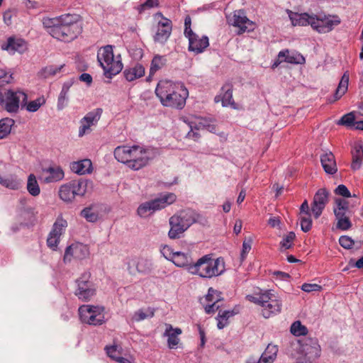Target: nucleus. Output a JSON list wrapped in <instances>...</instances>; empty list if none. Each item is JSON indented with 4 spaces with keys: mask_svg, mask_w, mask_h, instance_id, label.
I'll use <instances>...</instances> for the list:
<instances>
[{
    "mask_svg": "<svg viewBox=\"0 0 363 363\" xmlns=\"http://www.w3.org/2000/svg\"><path fill=\"white\" fill-rule=\"evenodd\" d=\"M43 25L52 37L65 43L74 40L82 32L79 16L76 14L44 18Z\"/></svg>",
    "mask_w": 363,
    "mask_h": 363,
    "instance_id": "f257e3e1",
    "label": "nucleus"
},
{
    "mask_svg": "<svg viewBox=\"0 0 363 363\" xmlns=\"http://www.w3.org/2000/svg\"><path fill=\"white\" fill-rule=\"evenodd\" d=\"M155 94L163 106L179 109L184 106L189 96V91L183 84L169 80L160 81Z\"/></svg>",
    "mask_w": 363,
    "mask_h": 363,
    "instance_id": "f03ea898",
    "label": "nucleus"
},
{
    "mask_svg": "<svg viewBox=\"0 0 363 363\" xmlns=\"http://www.w3.org/2000/svg\"><path fill=\"white\" fill-rule=\"evenodd\" d=\"M225 271L223 258H213L208 254L198 259L189 269V273L203 279H212L222 275Z\"/></svg>",
    "mask_w": 363,
    "mask_h": 363,
    "instance_id": "7ed1b4c3",
    "label": "nucleus"
},
{
    "mask_svg": "<svg viewBox=\"0 0 363 363\" xmlns=\"http://www.w3.org/2000/svg\"><path fill=\"white\" fill-rule=\"evenodd\" d=\"M246 299L262 307V315L265 318L279 314L282 308V301L270 290L261 291L254 295H247Z\"/></svg>",
    "mask_w": 363,
    "mask_h": 363,
    "instance_id": "20e7f679",
    "label": "nucleus"
},
{
    "mask_svg": "<svg viewBox=\"0 0 363 363\" xmlns=\"http://www.w3.org/2000/svg\"><path fill=\"white\" fill-rule=\"evenodd\" d=\"M28 100V95L20 89H0V106L10 113H16L20 106L24 107Z\"/></svg>",
    "mask_w": 363,
    "mask_h": 363,
    "instance_id": "39448f33",
    "label": "nucleus"
},
{
    "mask_svg": "<svg viewBox=\"0 0 363 363\" xmlns=\"http://www.w3.org/2000/svg\"><path fill=\"white\" fill-rule=\"evenodd\" d=\"M97 60L106 77L111 78L112 76L118 74L123 69L121 55L114 56L113 46L111 45L101 48L98 52Z\"/></svg>",
    "mask_w": 363,
    "mask_h": 363,
    "instance_id": "423d86ee",
    "label": "nucleus"
},
{
    "mask_svg": "<svg viewBox=\"0 0 363 363\" xmlns=\"http://www.w3.org/2000/svg\"><path fill=\"white\" fill-rule=\"evenodd\" d=\"M88 181L74 179L62 185L59 190L60 198L65 202H72L76 196H83L87 191Z\"/></svg>",
    "mask_w": 363,
    "mask_h": 363,
    "instance_id": "0eeeda50",
    "label": "nucleus"
},
{
    "mask_svg": "<svg viewBox=\"0 0 363 363\" xmlns=\"http://www.w3.org/2000/svg\"><path fill=\"white\" fill-rule=\"evenodd\" d=\"M156 155L157 150L155 148L133 145L128 167L133 170H139L147 165Z\"/></svg>",
    "mask_w": 363,
    "mask_h": 363,
    "instance_id": "6e6552de",
    "label": "nucleus"
},
{
    "mask_svg": "<svg viewBox=\"0 0 363 363\" xmlns=\"http://www.w3.org/2000/svg\"><path fill=\"white\" fill-rule=\"evenodd\" d=\"M176 201V195L169 193L160 198L143 203L138 208L137 212L140 217H147L156 211L164 208Z\"/></svg>",
    "mask_w": 363,
    "mask_h": 363,
    "instance_id": "1a4fd4ad",
    "label": "nucleus"
},
{
    "mask_svg": "<svg viewBox=\"0 0 363 363\" xmlns=\"http://www.w3.org/2000/svg\"><path fill=\"white\" fill-rule=\"evenodd\" d=\"M90 278V273L86 272L76 281L77 287L74 294L80 301L84 302L91 301L96 295V288Z\"/></svg>",
    "mask_w": 363,
    "mask_h": 363,
    "instance_id": "9d476101",
    "label": "nucleus"
},
{
    "mask_svg": "<svg viewBox=\"0 0 363 363\" xmlns=\"http://www.w3.org/2000/svg\"><path fill=\"white\" fill-rule=\"evenodd\" d=\"M103 307L91 305H83L79 308V313L81 320L89 325H100L104 323Z\"/></svg>",
    "mask_w": 363,
    "mask_h": 363,
    "instance_id": "9b49d317",
    "label": "nucleus"
},
{
    "mask_svg": "<svg viewBox=\"0 0 363 363\" xmlns=\"http://www.w3.org/2000/svg\"><path fill=\"white\" fill-rule=\"evenodd\" d=\"M297 345L296 349L306 359L312 361L320 357V346L316 338L304 337L299 340Z\"/></svg>",
    "mask_w": 363,
    "mask_h": 363,
    "instance_id": "f8f14e48",
    "label": "nucleus"
},
{
    "mask_svg": "<svg viewBox=\"0 0 363 363\" xmlns=\"http://www.w3.org/2000/svg\"><path fill=\"white\" fill-rule=\"evenodd\" d=\"M102 113L101 108H96L87 113L79 121V137H83L84 135L90 133L92 130L91 127L96 126L101 118Z\"/></svg>",
    "mask_w": 363,
    "mask_h": 363,
    "instance_id": "ddd939ff",
    "label": "nucleus"
},
{
    "mask_svg": "<svg viewBox=\"0 0 363 363\" xmlns=\"http://www.w3.org/2000/svg\"><path fill=\"white\" fill-rule=\"evenodd\" d=\"M89 255V250L86 245L75 242L66 247L63 261L65 264L70 263L72 260H82Z\"/></svg>",
    "mask_w": 363,
    "mask_h": 363,
    "instance_id": "4468645a",
    "label": "nucleus"
},
{
    "mask_svg": "<svg viewBox=\"0 0 363 363\" xmlns=\"http://www.w3.org/2000/svg\"><path fill=\"white\" fill-rule=\"evenodd\" d=\"M330 192L325 188L319 189L314 195L311 203V212L315 218H318L329 202Z\"/></svg>",
    "mask_w": 363,
    "mask_h": 363,
    "instance_id": "2eb2a0df",
    "label": "nucleus"
},
{
    "mask_svg": "<svg viewBox=\"0 0 363 363\" xmlns=\"http://www.w3.org/2000/svg\"><path fill=\"white\" fill-rule=\"evenodd\" d=\"M227 19L230 25L239 28V34L253 30L252 21L247 18L243 11H234L232 16L227 17Z\"/></svg>",
    "mask_w": 363,
    "mask_h": 363,
    "instance_id": "dca6fc26",
    "label": "nucleus"
},
{
    "mask_svg": "<svg viewBox=\"0 0 363 363\" xmlns=\"http://www.w3.org/2000/svg\"><path fill=\"white\" fill-rule=\"evenodd\" d=\"M340 23L341 20L338 16H316L315 30L320 33H326L333 30Z\"/></svg>",
    "mask_w": 363,
    "mask_h": 363,
    "instance_id": "f3484780",
    "label": "nucleus"
},
{
    "mask_svg": "<svg viewBox=\"0 0 363 363\" xmlns=\"http://www.w3.org/2000/svg\"><path fill=\"white\" fill-rule=\"evenodd\" d=\"M172 23L167 18H163L157 23V29L154 35V41L157 43L164 45L172 33Z\"/></svg>",
    "mask_w": 363,
    "mask_h": 363,
    "instance_id": "a211bd4d",
    "label": "nucleus"
},
{
    "mask_svg": "<svg viewBox=\"0 0 363 363\" xmlns=\"http://www.w3.org/2000/svg\"><path fill=\"white\" fill-rule=\"evenodd\" d=\"M287 12L293 26H306L311 25L315 30L316 16H310L307 13H294L289 10H288Z\"/></svg>",
    "mask_w": 363,
    "mask_h": 363,
    "instance_id": "6ab92c4d",
    "label": "nucleus"
},
{
    "mask_svg": "<svg viewBox=\"0 0 363 363\" xmlns=\"http://www.w3.org/2000/svg\"><path fill=\"white\" fill-rule=\"evenodd\" d=\"M169 223L170 229L168 236L170 239L179 238L180 235L188 229L185 225L186 223L180 219V217L177 213L169 218Z\"/></svg>",
    "mask_w": 363,
    "mask_h": 363,
    "instance_id": "aec40b11",
    "label": "nucleus"
},
{
    "mask_svg": "<svg viewBox=\"0 0 363 363\" xmlns=\"http://www.w3.org/2000/svg\"><path fill=\"white\" fill-rule=\"evenodd\" d=\"M216 103L221 101L223 106H230L236 108V104L233 99V84H225L221 88V93L214 99Z\"/></svg>",
    "mask_w": 363,
    "mask_h": 363,
    "instance_id": "412c9836",
    "label": "nucleus"
},
{
    "mask_svg": "<svg viewBox=\"0 0 363 363\" xmlns=\"http://www.w3.org/2000/svg\"><path fill=\"white\" fill-rule=\"evenodd\" d=\"M208 45V38L206 35L199 37L196 35L189 40V50L196 53L202 52Z\"/></svg>",
    "mask_w": 363,
    "mask_h": 363,
    "instance_id": "4be33fe9",
    "label": "nucleus"
},
{
    "mask_svg": "<svg viewBox=\"0 0 363 363\" xmlns=\"http://www.w3.org/2000/svg\"><path fill=\"white\" fill-rule=\"evenodd\" d=\"M189 127L191 128V129L198 130L206 129L211 133L216 131L213 121L211 118L203 117H195L194 120L189 122Z\"/></svg>",
    "mask_w": 363,
    "mask_h": 363,
    "instance_id": "5701e85b",
    "label": "nucleus"
},
{
    "mask_svg": "<svg viewBox=\"0 0 363 363\" xmlns=\"http://www.w3.org/2000/svg\"><path fill=\"white\" fill-rule=\"evenodd\" d=\"M42 177L45 183L56 182L64 178V172L60 167H49L43 169Z\"/></svg>",
    "mask_w": 363,
    "mask_h": 363,
    "instance_id": "b1692460",
    "label": "nucleus"
},
{
    "mask_svg": "<svg viewBox=\"0 0 363 363\" xmlns=\"http://www.w3.org/2000/svg\"><path fill=\"white\" fill-rule=\"evenodd\" d=\"M172 262L178 267L185 268L188 272L190 266L194 264L190 253H184L179 251L174 252Z\"/></svg>",
    "mask_w": 363,
    "mask_h": 363,
    "instance_id": "393cba45",
    "label": "nucleus"
},
{
    "mask_svg": "<svg viewBox=\"0 0 363 363\" xmlns=\"http://www.w3.org/2000/svg\"><path fill=\"white\" fill-rule=\"evenodd\" d=\"M320 162L324 171L327 174H334L337 172V168L334 155L331 152H326L321 155Z\"/></svg>",
    "mask_w": 363,
    "mask_h": 363,
    "instance_id": "a878e982",
    "label": "nucleus"
},
{
    "mask_svg": "<svg viewBox=\"0 0 363 363\" xmlns=\"http://www.w3.org/2000/svg\"><path fill=\"white\" fill-rule=\"evenodd\" d=\"M279 57L284 58V61L290 64L302 65L305 63L304 57L296 51H290L287 49L279 52Z\"/></svg>",
    "mask_w": 363,
    "mask_h": 363,
    "instance_id": "bb28decb",
    "label": "nucleus"
},
{
    "mask_svg": "<svg viewBox=\"0 0 363 363\" xmlns=\"http://www.w3.org/2000/svg\"><path fill=\"white\" fill-rule=\"evenodd\" d=\"M166 329L164 335L168 337V347L171 349L174 348L179 342L178 336L182 334V331L180 328H174L172 325L166 324Z\"/></svg>",
    "mask_w": 363,
    "mask_h": 363,
    "instance_id": "cd10ccee",
    "label": "nucleus"
},
{
    "mask_svg": "<svg viewBox=\"0 0 363 363\" xmlns=\"http://www.w3.org/2000/svg\"><path fill=\"white\" fill-rule=\"evenodd\" d=\"M352 162L351 168L353 170L360 169L363 161V146L361 142L355 143L352 151Z\"/></svg>",
    "mask_w": 363,
    "mask_h": 363,
    "instance_id": "c85d7f7f",
    "label": "nucleus"
},
{
    "mask_svg": "<svg viewBox=\"0 0 363 363\" xmlns=\"http://www.w3.org/2000/svg\"><path fill=\"white\" fill-rule=\"evenodd\" d=\"M132 150L133 146H118L114 150V157L118 162L126 164L128 167Z\"/></svg>",
    "mask_w": 363,
    "mask_h": 363,
    "instance_id": "c756f323",
    "label": "nucleus"
},
{
    "mask_svg": "<svg viewBox=\"0 0 363 363\" xmlns=\"http://www.w3.org/2000/svg\"><path fill=\"white\" fill-rule=\"evenodd\" d=\"M145 67L140 64H136L133 67L126 68L123 74L128 82L134 81L145 74Z\"/></svg>",
    "mask_w": 363,
    "mask_h": 363,
    "instance_id": "7c9ffc66",
    "label": "nucleus"
},
{
    "mask_svg": "<svg viewBox=\"0 0 363 363\" xmlns=\"http://www.w3.org/2000/svg\"><path fill=\"white\" fill-rule=\"evenodd\" d=\"M92 163L90 160L85 159L71 164L72 171L78 174H85L91 172Z\"/></svg>",
    "mask_w": 363,
    "mask_h": 363,
    "instance_id": "2f4dec72",
    "label": "nucleus"
},
{
    "mask_svg": "<svg viewBox=\"0 0 363 363\" xmlns=\"http://www.w3.org/2000/svg\"><path fill=\"white\" fill-rule=\"evenodd\" d=\"M3 50L12 52H23L26 49V42L22 39L9 38L6 44L1 45Z\"/></svg>",
    "mask_w": 363,
    "mask_h": 363,
    "instance_id": "473e14b6",
    "label": "nucleus"
},
{
    "mask_svg": "<svg viewBox=\"0 0 363 363\" xmlns=\"http://www.w3.org/2000/svg\"><path fill=\"white\" fill-rule=\"evenodd\" d=\"M0 184L6 188L17 190L21 186L22 181L17 176L11 174L5 177L0 176Z\"/></svg>",
    "mask_w": 363,
    "mask_h": 363,
    "instance_id": "72a5a7b5",
    "label": "nucleus"
},
{
    "mask_svg": "<svg viewBox=\"0 0 363 363\" xmlns=\"http://www.w3.org/2000/svg\"><path fill=\"white\" fill-rule=\"evenodd\" d=\"M349 79V73L348 72H345L342 76L338 86L335 90L333 101L340 99L347 92L348 89Z\"/></svg>",
    "mask_w": 363,
    "mask_h": 363,
    "instance_id": "f704fd0d",
    "label": "nucleus"
},
{
    "mask_svg": "<svg viewBox=\"0 0 363 363\" xmlns=\"http://www.w3.org/2000/svg\"><path fill=\"white\" fill-rule=\"evenodd\" d=\"M155 308L152 307L140 308L133 313L131 319L134 322H140L147 318H152L155 315Z\"/></svg>",
    "mask_w": 363,
    "mask_h": 363,
    "instance_id": "c9c22d12",
    "label": "nucleus"
},
{
    "mask_svg": "<svg viewBox=\"0 0 363 363\" xmlns=\"http://www.w3.org/2000/svg\"><path fill=\"white\" fill-rule=\"evenodd\" d=\"M177 214L180 217V219L186 223L185 225L188 228L194 223L198 218L197 213L189 208L181 211Z\"/></svg>",
    "mask_w": 363,
    "mask_h": 363,
    "instance_id": "e433bc0d",
    "label": "nucleus"
},
{
    "mask_svg": "<svg viewBox=\"0 0 363 363\" xmlns=\"http://www.w3.org/2000/svg\"><path fill=\"white\" fill-rule=\"evenodd\" d=\"M167 61L166 56L155 55L151 61L150 75H153L156 72L164 67Z\"/></svg>",
    "mask_w": 363,
    "mask_h": 363,
    "instance_id": "4c0bfd02",
    "label": "nucleus"
},
{
    "mask_svg": "<svg viewBox=\"0 0 363 363\" xmlns=\"http://www.w3.org/2000/svg\"><path fill=\"white\" fill-rule=\"evenodd\" d=\"M136 269L140 274H150L153 269L152 262L147 258H140L136 263Z\"/></svg>",
    "mask_w": 363,
    "mask_h": 363,
    "instance_id": "58836bf2",
    "label": "nucleus"
},
{
    "mask_svg": "<svg viewBox=\"0 0 363 363\" xmlns=\"http://www.w3.org/2000/svg\"><path fill=\"white\" fill-rule=\"evenodd\" d=\"M235 314V313L233 311H219L216 317L218 328L221 330L227 326L229 318L233 316Z\"/></svg>",
    "mask_w": 363,
    "mask_h": 363,
    "instance_id": "ea45409f",
    "label": "nucleus"
},
{
    "mask_svg": "<svg viewBox=\"0 0 363 363\" xmlns=\"http://www.w3.org/2000/svg\"><path fill=\"white\" fill-rule=\"evenodd\" d=\"M67 227V220H65L62 216H59L52 225L50 233H52V235H56L60 237L65 232Z\"/></svg>",
    "mask_w": 363,
    "mask_h": 363,
    "instance_id": "a19ab883",
    "label": "nucleus"
},
{
    "mask_svg": "<svg viewBox=\"0 0 363 363\" xmlns=\"http://www.w3.org/2000/svg\"><path fill=\"white\" fill-rule=\"evenodd\" d=\"M71 86L69 83H65L63 84L62 89L60 91V94L58 96L57 100V108L58 110L63 109L67 104L68 101V92L69 89Z\"/></svg>",
    "mask_w": 363,
    "mask_h": 363,
    "instance_id": "79ce46f5",
    "label": "nucleus"
},
{
    "mask_svg": "<svg viewBox=\"0 0 363 363\" xmlns=\"http://www.w3.org/2000/svg\"><path fill=\"white\" fill-rule=\"evenodd\" d=\"M14 121L9 118L0 120V139L6 138L10 133Z\"/></svg>",
    "mask_w": 363,
    "mask_h": 363,
    "instance_id": "37998d69",
    "label": "nucleus"
},
{
    "mask_svg": "<svg viewBox=\"0 0 363 363\" xmlns=\"http://www.w3.org/2000/svg\"><path fill=\"white\" fill-rule=\"evenodd\" d=\"M27 190L29 192V194L33 196H36L40 194V186L37 182L35 176L33 174L28 176L27 182Z\"/></svg>",
    "mask_w": 363,
    "mask_h": 363,
    "instance_id": "c03bdc74",
    "label": "nucleus"
},
{
    "mask_svg": "<svg viewBox=\"0 0 363 363\" xmlns=\"http://www.w3.org/2000/svg\"><path fill=\"white\" fill-rule=\"evenodd\" d=\"M63 67V65L60 66H54V65H50L47 66L43 69H41L38 72V77L46 79L50 77L55 75L57 73L60 72L62 68Z\"/></svg>",
    "mask_w": 363,
    "mask_h": 363,
    "instance_id": "a18cd8bd",
    "label": "nucleus"
},
{
    "mask_svg": "<svg viewBox=\"0 0 363 363\" xmlns=\"http://www.w3.org/2000/svg\"><path fill=\"white\" fill-rule=\"evenodd\" d=\"M277 346L275 345L269 344L264 352L262 353V356L264 359H266L269 363H272L277 357Z\"/></svg>",
    "mask_w": 363,
    "mask_h": 363,
    "instance_id": "49530a36",
    "label": "nucleus"
},
{
    "mask_svg": "<svg viewBox=\"0 0 363 363\" xmlns=\"http://www.w3.org/2000/svg\"><path fill=\"white\" fill-rule=\"evenodd\" d=\"M13 81V74L4 69L0 68V89H8L4 86L7 84H11Z\"/></svg>",
    "mask_w": 363,
    "mask_h": 363,
    "instance_id": "de8ad7c7",
    "label": "nucleus"
},
{
    "mask_svg": "<svg viewBox=\"0 0 363 363\" xmlns=\"http://www.w3.org/2000/svg\"><path fill=\"white\" fill-rule=\"evenodd\" d=\"M46 102V100L44 96H40L36 99L31 101L30 102L26 101V104H25L24 107L28 112H35L37 111L43 105H44Z\"/></svg>",
    "mask_w": 363,
    "mask_h": 363,
    "instance_id": "09e8293b",
    "label": "nucleus"
},
{
    "mask_svg": "<svg viewBox=\"0 0 363 363\" xmlns=\"http://www.w3.org/2000/svg\"><path fill=\"white\" fill-rule=\"evenodd\" d=\"M81 216L88 222L94 223L99 218V214L91 207H86L81 211Z\"/></svg>",
    "mask_w": 363,
    "mask_h": 363,
    "instance_id": "8fccbe9b",
    "label": "nucleus"
},
{
    "mask_svg": "<svg viewBox=\"0 0 363 363\" xmlns=\"http://www.w3.org/2000/svg\"><path fill=\"white\" fill-rule=\"evenodd\" d=\"M290 331L296 336H301L306 335L308 333V329L300 321L297 320L292 323Z\"/></svg>",
    "mask_w": 363,
    "mask_h": 363,
    "instance_id": "3c124183",
    "label": "nucleus"
},
{
    "mask_svg": "<svg viewBox=\"0 0 363 363\" xmlns=\"http://www.w3.org/2000/svg\"><path fill=\"white\" fill-rule=\"evenodd\" d=\"M335 218L337 220L336 227L337 229L347 230L352 227V223L348 216H337Z\"/></svg>",
    "mask_w": 363,
    "mask_h": 363,
    "instance_id": "603ef678",
    "label": "nucleus"
},
{
    "mask_svg": "<svg viewBox=\"0 0 363 363\" xmlns=\"http://www.w3.org/2000/svg\"><path fill=\"white\" fill-rule=\"evenodd\" d=\"M355 116L354 112L345 114L338 121L337 124L345 125L347 127H352L355 124Z\"/></svg>",
    "mask_w": 363,
    "mask_h": 363,
    "instance_id": "864d4df0",
    "label": "nucleus"
},
{
    "mask_svg": "<svg viewBox=\"0 0 363 363\" xmlns=\"http://www.w3.org/2000/svg\"><path fill=\"white\" fill-rule=\"evenodd\" d=\"M296 238V235L294 232H289L285 235L280 242L281 248L284 250L289 249L292 247V242Z\"/></svg>",
    "mask_w": 363,
    "mask_h": 363,
    "instance_id": "5fc2aeb1",
    "label": "nucleus"
},
{
    "mask_svg": "<svg viewBox=\"0 0 363 363\" xmlns=\"http://www.w3.org/2000/svg\"><path fill=\"white\" fill-rule=\"evenodd\" d=\"M300 225L301 230L307 233L308 232L312 227V219L310 216H300Z\"/></svg>",
    "mask_w": 363,
    "mask_h": 363,
    "instance_id": "6e6d98bb",
    "label": "nucleus"
},
{
    "mask_svg": "<svg viewBox=\"0 0 363 363\" xmlns=\"http://www.w3.org/2000/svg\"><path fill=\"white\" fill-rule=\"evenodd\" d=\"M60 240V236L52 235V233H50L47 239V245L52 250H57Z\"/></svg>",
    "mask_w": 363,
    "mask_h": 363,
    "instance_id": "4d7b16f0",
    "label": "nucleus"
},
{
    "mask_svg": "<svg viewBox=\"0 0 363 363\" xmlns=\"http://www.w3.org/2000/svg\"><path fill=\"white\" fill-rule=\"evenodd\" d=\"M121 348H119L117 345H112L109 347H106V351L108 356L113 360H116L118 358V356L121 355Z\"/></svg>",
    "mask_w": 363,
    "mask_h": 363,
    "instance_id": "13d9d810",
    "label": "nucleus"
},
{
    "mask_svg": "<svg viewBox=\"0 0 363 363\" xmlns=\"http://www.w3.org/2000/svg\"><path fill=\"white\" fill-rule=\"evenodd\" d=\"M206 300L208 302H216L217 301H221L220 293L213 288H209L208 294L206 296Z\"/></svg>",
    "mask_w": 363,
    "mask_h": 363,
    "instance_id": "bf43d9fd",
    "label": "nucleus"
},
{
    "mask_svg": "<svg viewBox=\"0 0 363 363\" xmlns=\"http://www.w3.org/2000/svg\"><path fill=\"white\" fill-rule=\"evenodd\" d=\"M339 243L345 249H351L354 245V241L347 235H342L339 239Z\"/></svg>",
    "mask_w": 363,
    "mask_h": 363,
    "instance_id": "052dcab7",
    "label": "nucleus"
},
{
    "mask_svg": "<svg viewBox=\"0 0 363 363\" xmlns=\"http://www.w3.org/2000/svg\"><path fill=\"white\" fill-rule=\"evenodd\" d=\"M252 242V240L250 238H249L248 239H245L243 241L242 249V252H241V255H240L242 261H243L245 259L247 255L250 251Z\"/></svg>",
    "mask_w": 363,
    "mask_h": 363,
    "instance_id": "680f3d73",
    "label": "nucleus"
},
{
    "mask_svg": "<svg viewBox=\"0 0 363 363\" xmlns=\"http://www.w3.org/2000/svg\"><path fill=\"white\" fill-rule=\"evenodd\" d=\"M159 5L160 2L158 0H147L140 6L138 10L140 13H142L145 9L158 7Z\"/></svg>",
    "mask_w": 363,
    "mask_h": 363,
    "instance_id": "e2e57ef3",
    "label": "nucleus"
},
{
    "mask_svg": "<svg viewBox=\"0 0 363 363\" xmlns=\"http://www.w3.org/2000/svg\"><path fill=\"white\" fill-rule=\"evenodd\" d=\"M334 192L336 195L342 196L345 198H350L352 196L350 191L344 184L338 185Z\"/></svg>",
    "mask_w": 363,
    "mask_h": 363,
    "instance_id": "0e129e2a",
    "label": "nucleus"
},
{
    "mask_svg": "<svg viewBox=\"0 0 363 363\" xmlns=\"http://www.w3.org/2000/svg\"><path fill=\"white\" fill-rule=\"evenodd\" d=\"M220 301H217L216 302L212 301L211 304H208L204 307L205 312L207 314L213 313L216 311H218L221 306L219 304Z\"/></svg>",
    "mask_w": 363,
    "mask_h": 363,
    "instance_id": "69168bd1",
    "label": "nucleus"
},
{
    "mask_svg": "<svg viewBox=\"0 0 363 363\" xmlns=\"http://www.w3.org/2000/svg\"><path fill=\"white\" fill-rule=\"evenodd\" d=\"M321 289V286L316 284L305 283L301 286V289L306 292L318 291Z\"/></svg>",
    "mask_w": 363,
    "mask_h": 363,
    "instance_id": "338daca9",
    "label": "nucleus"
},
{
    "mask_svg": "<svg viewBox=\"0 0 363 363\" xmlns=\"http://www.w3.org/2000/svg\"><path fill=\"white\" fill-rule=\"evenodd\" d=\"M161 252L167 259L172 261L175 252H174L170 247L164 246L161 250Z\"/></svg>",
    "mask_w": 363,
    "mask_h": 363,
    "instance_id": "774afa93",
    "label": "nucleus"
}]
</instances>
